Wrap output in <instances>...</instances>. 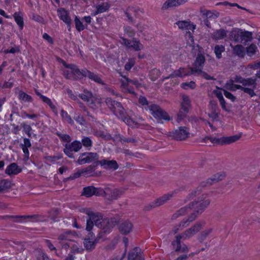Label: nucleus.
Returning <instances> with one entry per match:
<instances>
[{"label": "nucleus", "instance_id": "obj_39", "mask_svg": "<svg viewBox=\"0 0 260 260\" xmlns=\"http://www.w3.org/2000/svg\"><path fill=\"white\" fill-rule=\"evenodd\" d=\"M80 98L88 103H92L93 95L91 91L86 89H84L83 92L79 94Z\"/></svg>", "mask_w": 260, "mask_h": 260}, {"label": "nucleus", "instance_id": "obj_18", "mask_svg": "<svg viewBox=\"0 0 260 260\" xmlns=\"http://www.w3.org/2000/svg\"><path fill=\"white\" fill-rule=\"evenodd\" d=\"M197 218V215L195 213H192L190 216L186 219H183L178 225L175 226L170 234L173 233L176 234L180 230L187 226L189 223L194 220Z\"/></svg>", "mask_w": 260, "mask_h": 260}, {"label": "nucleus", "instance_id": "obj_52", "mask_svg": "<svg viewBox=\"0 0 260 260\" xmlns=\"http://www.w3.org/2000/svg\"><path fill=\"white\" fill-rule=\"evenodd\" d=\"M241 36V39H242V43L250 41L252 39V32L250 31H242Z\"/></svg>", "mask_w": 260, "mask_h": 260}, {"label": "nucleus", "instance_id": "obj_7", "mask_svg": "<svg viewBox=\"0 0 260 260\" xmlns=\"http://www.w3.org/2000/svg\"><path fill=\"white\" fill-rule=\"evenodd\" d=\"M182 101L181 104V108L178 113L177 121L179 123L189 111L190 107V101L189 97L186 95H182Z\"/></svg>", "mask_w": 260, "mask_h": 260}, {"label": "nucleus", "instance_id": "obj_38", "mask_svg": "<svg viewBox=\"0 0 260 260\" xmlns=\"http://www.w3.org/2000/svg\"><path fill=\"white\" fill-rule=\"evenodd\" d=\"M230 46L233 49V53L240 57H243L245 55V48L241 45H237L233 46L230 44Z\"/></svg>", "mask_w": 260, "mask_h": 260}, {"label": "nucleus", "instance_id": "obj_40", "mask_svg": "<svg viewBox=\"0 0 260 260\" xmlns=\"http://www.w3.org/2000/svg\"><path fill=\"white\" fill-rule=\"evenodd\" d=\"M201 12L207 19H216L219 16V13L216 11H209L205 9H201Z\"/></svg>", "mask_w": 260, "mask_h": 260}, {"label": "nucleus", "instance_id": "obj_6", "mask_svg": "<svg viewBox=\"0 0 260 260\" xmlns=\"http://www.w3.org/2000/svg\"><path fill=\"white\" fill-rule=\"evenodd\" d=\"M210 201L208 199L203 200L202 199H199L198 201L192 202L188 206H190V208L189 211L193 210V212L197 215V217L199 213L202 211L209 205Z\"/></svg>", "mask_w": 260, "mask_h": 260}, {"label": "nucleus", "instance_id": "obj_53", "mask_svg": "<svg viewBox=\"0 0 260 260\" xmlns=\"http://www.w3.org/2000/svg\"><path fill=\"white\" fill-rule=\"evenodd\" d=\"M75 23L77 30L78 31H81L84 30L85 28L84 24L77 16L75 17Z\"/></svg>", "mask_w": 260, "mask_h": 260}, {"label": "nucleus", "instance_id": "obj_17", "mask_svg": "<svg viewBox=\"0 0 260 260\" xmlns=\"http://www.w3.org/2000/svg\"><path fill=\"white\" fill-rule=\"evenodd\" d=\"M101 224V227L99 228L101 230L100 233L101 234V232L106 233L111 231V229L117 224V221L112 218H103Z\"/></svg>", "mask_w": 260, "mask_h": 260}, {"label": "nucleus", "instance_id": "obj_36", "mask_svg": "<svg viewBox=\"0 0 260 260\" xmlns=\"http://www.w3.org/2000/svg\"><path fill=\"white\" fill-rule=\"evenodd\" d=\"M119 228L122 234H126L132 231L133 224L129 221H125L120 223Z\"/></svg>", "mask_w": 260, "mask_h": 260}, {"label": "nucleus", "instance_id": "obj_48", "mask_svg": "<svg viewBox=\"0 0 260 260\" xmlns=\"http://www.w3.org/2000/svg\"><path fill=\"white\" fill-rule=\"evenodd\" d=\"M36 257L37 260H50L47 254L41 249L37 251Z\"/></svg>", "mask_w": 260, "mask_h": 260}, {"label": "nucleus", "instance_id": "obj_61", "mask_svg": "<svg viewBox=\"0 0 260 260\" xmlns=\"http://www.w3.org/2000/svg\"><path fill=\"white\" fill-rule=\"evenodd\" d=\"M57 15L60 20L65 22V8L58 9L57 10Z\"/></svg>", "mask_w": 260, "mask_h": 260}, {"label": "nucleus", "instance_id": "obj_33", "mask_svg": "<svg viewBox=\"0 0 260 260\" xmlns=\"http://www.w3.org/2000/svg\"><path fill=\"white\" fill-rule=\"evenodd\" d=\"M242 33V30L240 29H234L231 31L230 38L231 40L234 41L236 43H242V39H241Z\"/></svg>", "mask_w": 260, "mask_h": 260}, {"label": "nucleus", "instance_id": "obj_16", "mask_svg": "<svg viewBox=\"0 0 260 260\" xmlns=\"http://www.w3.org/2000/svg\"><path fill=\"white\" fill-rule=\"evenodd\" d=\"M189 135L188 128L185 126H180L172 133V137L177 141L184 140Z\"/></svg>", "mask_w": 260, "mask_h": 260}, {"label": "nucleus", "instance_id": "obj_5", "mask_svg": "<svg viewBox=\"0 0 260 260\" xmlns=\"http://www.w3.org/2000/svg\"><path fill=\"white\" fill-rule=\"evenodd\" d=\"M240 136L235 135L231 137H223L221 138H212L211 137H206L203 139V141L206 142L207 140H210L212 143L220 145L230 144L238 140Z\"/></svg>", "mask_w": 260, "mask_h": 260}, {"label": "nucleus", "instance_id": "obj_19", "mask_svg": "<svg viewBox=\"0 0 260 260\" xmlns=\"http://www.w3.org/2000/svg\"><path fill=\"white\" fill-rule=\"evenodd\" d=\"M31 146L30 140L29 138H24L23 143L20 144V147L24 153L23 161L26 162L29 159V151L28 148Z\"/></svg>", "mask_w": 260, "mask_h": 260}, {"label": "nucleus", "instance_id": "obj_4", "mask_svg": "<svg viewBox=\"0 0 260 260\" xmlns=\"http://www.w3.org/2000/svg\"><path fill=\"white\" fill-rule=\"evenodd\" d=\"M47 219V217L42 214L17 215V223H25L27 222H44Z\"/></svg>", "mask_w": 260, "mask_h": 260}, {"label": "nucleus", "instance_id": "obj_45", "mask_svg": "<svg viewBox=\"0 0 260 260\" xmlns=\"http://www.w3.org/2000/svg\"><path fill=\"white\" fill-rule=\"evenodd\" d=\"M18 98L19 100L22 101L24 102H31L33 100L32 98L30 95L27 94L22 90H20Z\"/></svg>", "mask_w": 260, "mask_h": 260}, {"label": "nucleus", "instance_id": "obj_14", "mask_svg": "<svg viewBox=\"0 0 260 260\" xmlns=\"http://www.w3.org/2000/svg\"><path fill=\"white\" fill-rule=\"evenodd\" d=\"M83 70L80 71L77 67L74 64H66V78L70 79H77L82 76Z\"/></svg>", "mask_w": 260, "mask_h": 260}, {"label": "nucleus", "instance_id": "obj_28", "mask_svg": "<svg viewBox=\"0 0 260 260\" xmlns=\"http://www.w3.org/2000/svg\"><path fill=\"white\" fill-rule=\"evenodd\" d=\"M23 13L20 11L16 12L13 14V17L17 24L19 31H21L24 27Z\"/></svg>", "mask_w": 260, "mask_h": 260}, {"label": "nucleus", "instance_id": "obj_21", "mask_svg": "<svg viewBox=\"0 0 260 260\" xmlns=\"http://www.w3.org/2000/svg\"><path fill=\"white\" fill-rule=\"evenodd\" d=\"M82 148V144L80 142L74 141L68 146L66 144V155L69 157L74 158L72 151L77 152Z\"/></svg>", "mask_w": 260, "mask_h": 260}, {"label": "nucleus", "instance_id": "obj_12", "mask_svg": "<svg viewBox=\"0 0 260 260\" xmlns=\"http://www.w3.org/2000/svg\"><path fill=\"white\" fill-rule=\"evenodd\" d=\"M99 157V155L97 153L84 152L80 154V156L76 162L78 164L81 165L98 160Z\"/></svg>", "mask_w": 260, "mask_h": 260}, {"label": "nucleus", "instance_id": "obj_32", "mask_svg": "<svg viewBox=\"0 0 260 260\" xmlns=\"http://www.w3.org/2000/svg\"><path fill=\"white\" fill-rule=\"evenodd\" d=\"M176 23L178 27L181 29L191 30L192 31H193L196 28V25L191 23L190 21H178Z\"/></svg>", "mask_w": 260, "mask_h": 260}, {"label": "nucleus", "instance_id": "obj_2", "mask_svg": "<svg viewBox=\"0 0 260 260\" xmlns=\"http://www.w3.org/2000/svg\"><path fill=\"white\" fill-rule=\"evenodd\" d=\"M86 214L87 215L88 218L86 220V230L90 232L93 227V223L98 228L101 227V221L103 218L102 215L99 212H94L90 210H86Z\"/></svg>", "mask_w": 260, "mask_h": 260}, {"label": "nucleus", "instance_id": "obj_50", "mask_svg": "<svg viewBox=\"0 0 260 260\" xmlns=\"http://www.w3.org/2000/svg\"><path fill=\"white\" fill-rule=\"evenodd\" d=\"M177 0H167L163 5L162 9L167 10L169 8L178 6Z\"/></svg>", "mask_w": 260, "mask_h": 260}, {"label": "nucleus", "instance_id": "obj_27", "mask_svg": "<svg viewBox=\"0 0 260 260\" xmlns=\"http://www.w3.org/2000/svg\"><path fill=\"white\" fill-rule=\"evenodd\" d=\"M96 163L100 164L102 166H104L106 169H112L115 170L118 169V165L116 160H108L107 159H102L101 160H98Z\"/></svg>", "mask_w": 260, "mask_h": 260}, {"label": "nucleus", "instance_id": "obj_29", "mask_svg": "<svg viewBox=\"0 0 260 260\" xmlns=\"http://www.w3.org/2000/svg\"><path fill=\"white\" fill-rule=\"evenodd\" d=\"M82 76L84 77H87L91 80L95 82L102 85H105V83L103 81L98 74H94L88 70H83Z\"/></svg>", "mask_w": 260, "mask_h": 260}, {"label": "nucleus", "instance_id": "obj_22", "mask_svg": "<svg viewBox=\"0 0 260 260\" xmlns=\"http://www.w3.org/2000/svg\"><path fill=\"white\" fill-rule=\"evenodd\" d=\"M225 175L222 173H217L213 175L210 178L207 179L206 181H203L201 183L202 186H207L211 185L214 183L218 182L219 181L224 179Z\"/></svg>", "mask_w": 260, "mask_h": 260}, {"label": "nucleus", "instance_id": "obj_51", "mask_svg": "<svg viewBox=\"0 0 260 260\" xmlns=\"http://www.w3.org/2000/svg\"><path fill=\"white\" fill-rule=\"evenodd\" d=\"M225 51L224 46L223 45H216L214 47V52L217 58H221V53Z\"/></svg>", "mask_w": 260, "mask_h": 260}, {"label": "nucleus", "instance_id": "obj_63", "mask_svg": "<svg viewBox=\"0 0 260 260\" xmlns=\"http://www.w3.org/2000/svg\"><path fill=\"white\" fill-rule=\"evenodd\" d=\"M44 242L50 251L56 250V247L54 246V245L52 243L51 241L50 240L45 239L44 240Z\"/></svg>", "mask_w": 260, "mask_h": 260}, {"label": "nucleus", "instance_id": "obj_47", "mask_svg": "<svg viewBox=\"0 0 260 260\" xmlns=\"http://www.w3.org/2000/svg\"><path fill=\"white\" fill-rule=\"evenodd\" d=\"M235 82L234 80H230L229 82H226L225 85V87L231 91H234L237 89H240L242 88V86L240 85H237L234 84V82Z\"/></svg>", "mask_w": 260, "mask_h": 260}, {"label": "nucleus", "instance_id": "obj_49", "mask_svg": "<svg viewBox=\"0 0 260 260\" xmlns=\"http://www.w3.org/2000/svg\"><path fill=\"white\" fill-rule=\"evenodd\" d=\"M212 231L213 229L212 228H209L202 231L199 236V240L200 242H203L212 232Z\"/></svg>", "mask_w": 260, "mask_h": 260}, {"label": "nucleus", "instance_id": "obj_11", "mask_svg": "<svg viewBox=\"0 0 260 260\" xmlns=\"http://www.w3.org/2000/svg\"><path fill=\"white\" fill-rule=\"evenodd\" d=\"M120 42L125 45L128 49H132L136 51H138L143 49V45L136 38L132 40H127L126 38H120Z\"/></svg>", "mask_w": 260, "mask_h": 260}, {"label": "nucleus", "instance_id": "obj_23", "mask_svg": "<svg viewBox=\"0 0 260 260\" xmlns=\"http://www.w3.org/2000/svg\"><path fill=\"white\" fill-rule=\"evenodd\" d=\"M101 188H96L92 186L84 187L82 195L86 197H90L93 195L101 196Z\"/></svg>", "mask_w": 260, "mask_h": 260}, {"label": "nucleus", "instance_id": "obj_64", "mask_svg": "<svg viewBox=\"0 0 260 260\" xmlns=\"http://www.w3.org/2000/svg\"><path fill=\"white\" fill-rule=\"evenodd\" d=\"M219 115V111H211V112L208 114V116L211 118L213 120H218Z\"/></svg>", "mask_w": 260, "mask_h": 260}, {"label": "nucleus", "instance_id": "obj_55", "mask_svg": "<svg viewBox=\"0 0 260 260\" xmlns=\"http://www.w3.org/2000/svg\"><path fill=\"white\" fill-rule=\"evenodd\" d=\"M109 8L110 5L107 3H104L96 6V9H98V12L100 13L107 11Z\"/></svg>", "mask_w": 260, "mask_h": 260}, {"label": "nucleus", "instance_id": "obj_35", "mask_svg": "<svg viewBox=\"0 0 260 260\" xmlns=\"http://www.w3.org/2000/svg\"><path fill=\"white\" fill-rule=\"evenodd\" d=\"M12 182L9 179H0V193L8 192L12 187Z\"/></svg>", "mask_w": 260, "mask_h": 260}, {"label": "nucleus", "instance_id": "obj_56", "mask_svg": "<svg viewBox=\"0 0 260 260\" xmlns=\"http://www.w3.org/2000/svg\"><path fill=\"white\" fill-rule=\"evenodd\" d=\"M81 143L83 146L88 148L91 147L92 145V141L89 137H83Z\"/></svg>", "mask_w": 260, "mask_h": 260}, {"label": "nucleus", "instance_id": "obj_13", "mask_svg": "<svg viewBox=\"0 0 260 260\" xmlns=\"http://www.w3.org/2000/svg\"><path fill=\"white\" fill-rule=\"evenodd\" d=\"M148 109L151 114L155 117L165 120H170L168 113L160 108L158 105L151 104L148 106Z\"/></svg>", "mask_w": 260, "mask_h": 260}, {"label": "nucleus", "instance_id": "obj_24", "mask_svg": "<svg viewBox=\"0 0 260 260\" xmlns=\"http://www.w3.org/2000/svg\"><path fill=\"white\" fill-rule=\"evenodd\" d=\"M35 92L36 94L39 96L40 99L42 100V101L46 104L51 109L52 112L55 114L57 115L58 113V111L56 107L53 104L52 101L49 98L43 95L41 92L39 91L37 89L35 90Z\"/></svg>", "mask_w": 260, "mask_h": 260}, {"label": "nucleus", "instance_id": "obj_3", "mask_svg": "<svg viewBox=\"0 0 260 260\" xmlns=\"http://www.w3.org/2000/svg\"><path fill=\"white\" fill-rule=\"evenodd\" d=\"M124 190L114 187H107L104 189L101 188V196L106 199L112 201L118 199L123 193Z\"/></svg>", "mask_w": 260, "mask_h": 260}, {"label": "nucleus", "instance_id": "obj_26", "mask_svg": "<svg viewBox=\"0 0 260 260\" xmlns=\"http://www.w3.org/2000/svg\"><path fill=\"white\" fill-rule=\"evenodd\" d=\"M22 171V168L15 162H12L8 165L6 170L5 173L9 176L16 175Z\"/></svg>", "mask_w": 260, "mask_h": 260}, {"label": "nucleus", "instance_id": "obj_37", "mask_svg": "<svg viewBox=\"0 0 260 260\" xmlns=\"http://www.w3.org/2000/svg\"><path fill=\"white\" fill-rule=\"evenodd\" d=\"M205 61V58L204 56L202 53H199L198 54L196 59L193 63V67L192 68L194 69H201L202 68L204 65V63Z\"/></svg>", "mask_w": 260, "mask_h": 260}, {"label": "nucleus", "instance_id": "obj_8", "mask_svg": "<svg viewBox=\"0 0 260 260\" xmlns=\"http://www.w3.org/2000/svg\"><path fill=\"white\" fill-rule=\"evenodd\" d=\"M203 225V223H202L201 222H197L193 226L186 230L181 234L177 235L178 240H179V239L185 240L186 239L190 238L194 235L196 233H197L200 230H201Z\"/></svg>", "mask_w": 260, "mask_h": 260}, {"label": "nucleus", "instance_id": "obj_9", "mask_svg": "<svg viewBox=\"0 0 260 260\" xmlns=\"http://www.w3.org/2000/svg\"><path fill=\"white\" fill-rule=\"evenodd\" d=\"M203 225V223H202L201 222H197L193 226L186 230L181 234L177 235L178 240H179V239L185 240L186 239L190 238L194 235L196 233H197L200 230H201Z\"/></svg>", "mask_w": 260, "mask_h": 260}, {"label": "nucleus", "instance_id": "obj_54", "mask_svg": "<svg viewBox=\"0 0 260 260\" xmlns=\"http://www.w3.org/2000/svg\"><path fill=\"white\" fill-rule=\"evenodd\" d=\"M21 125L23 128V132L26 134L28 138H30L32 131L31 126L24 123H22Z\"/></svg>", "mask_w": 260, "mask_h": 260}, {"label": "nucleus", "instance_id": "obj_57", "mask_svg": "<svg viewBox=\"0 0 260 260\" xmlns=\"http://www.w3.org/2000/svg\"><path fill=\"white\" fill-rule=\"evenodd\" d=\"M3 52L6 54L9 53L15 54L16 53H19L20 52V47L19 46H15L11 49H6L4 50Z\"/></svg>", "mask_w": 260, "mask_h": 260}, {"label": "nucleus", "instance_id": "obj_31", "mask_svg": "<svg viewBox=\"0 0 260 260\" xmlns=\"http://www.w3.org/2000/svg\"><path fill=\"white\" fill-rule=\"evenodd\" d=\"M190 71H188L187 69L184 68H180L177 70H175L172 74H171L170 76V77H183L185 76H189L192 74H194V73H191V68H190Z\"/></svg>", "mask_w": 260, "mask_h": 260}, {"label": "nucleus", "instance_id": "obj_20", "mask_svg": "<svg viewBox=\"0 0 260 260\" xmlns=\"http://www.w3.org/2000/svg\"><path fill=\"white\" fill-rule=\"evenodd\" d=\"M235 82L241 83L243 87H251L255 88L256 86V79L252 78H248L247 79L243 78L241 76H236L235 78Z\"/></svg>", "mask_w": 260, "mask_h": 260}, {"label": "nucleus", "instance_id": "obj_46", "mask_svg": "<svg viewBox=\"0 0 260 260\" xmlns=\"http://www.w3.org/2000/svg\"><path fill=\"white\" fill-rule=\"evenodd\" d=\"M48 213V217L52 221V222H58L59 221L58 209H53L51 211H50Z\"/></svg>", "mask_w": 260, "mask_h": 260}, {"label": "nucleus", "instance_id": "obj_1", "mask_svg": "<svg viewBox=\"0 0 260 260\" xmlns=\"http://www.w3.org/2000/svg\"><path fill=\"white\" fill-rule=\"evenodd\" d=\"M107 107L118 118L129 125H133L134 121L127 115L121 103L118 102L111 98H107L105 100Z\"/></svg>", "mask_w": 260, "mask_h": 260}, {"label": "nucleus", "instance_id": "obj_10", "mask_svg": "<svg viewBox=\"0 0 260 260\" xmlns=\"http://www.w3.org/2000/svg\"><path fill=\"white\" fill-rule=\"evenodd\" d=\"M95 165H91L88 166L86 168L78 171L77 173L74 174L73 176H70L68 178H66V180L74 179L75 178H78L81 176H83L85 177L95 176Z\"/></svg>", "mask_w": 260, "mask_h": 260}, {"label": "nucleus", "instance_id": "obj_41", "mask_svg": "<svg viewBox=\"0 0 260 260\" xmlns=\"http://www.w3.org/2000/svg\"><path fill=\"white\" fill-rule=\"evenodd\" d=\"M227 31L224 29L216 30L212 34V37L216 40H221L226 36Z\"/></svg>", "mask_w": 260, "mask_h": 260}, {"label": "nucleus", "instance_id": "obj_43", "mask_svg": "<svg viewBox=\"0 0 260 260\" xmlns=\"http://www.w3.org/2000/svg\"><path fill=\"white\" fill-rule=\"evenodd\" d=\"M190 208V206H185L181 208L173 215L172 219H176L178 217L184 215L185 214L189 212V209Z\"/></svg>", "mask_w": 260, "mask_h": 260}, {"label": "nucleus", "instance_id": "obj_34", "mask_svg": "<svg viewBox=\"0 0 260 260\" xmlns=\"http://www.w3.org/2000/svg\"><path fill=\"white\" fill-rule=\"evenodd\" d=\"M181 240H182V239H179V240H178L177 236H176V240L173 241L172 242V245H173L174 249L176 251L182 252H187L188 251L187 246L185 245L181 246L180 243Z\"/></svg>", "mask_w": 260, "mask_h": 260}, {"label": "nucleus", "instance_id": "obj_59", "mask_svg": "<svg viewBox=\"0 0 260 260\" xmlns=\"http://www.w3.org/2000/svg\"><path fill=\"white\" fill-rule=\"evenodd\" d=\"M254 89L252 87L249 88V87H243L242 86V88H240L242 90H243L245 93H246L248 94L249 95H250L251 97L255 95Z\"/></svg>", "mask_w": 260, "mask_h": 260}, {"label": "nucleus", "instance_id": "obj_42", "mask_svg": "<svg viewBox=\"0 0 260 260\" xmlns=\"http://www.w3.org/2000/svg\"><path fill=\"white\" fill-rule=\"evenodd\" d=\"M191 73H194V75H197L202 76L206 80H215L213 77H211L207 73L202 71L201 69H194L191 68Z\"/></svg>", "mask_w": 260, "mask_h": 260}, {"label": "nucleus", "instance_id": "obj_60", "mask_svg": "<svg viewBox=\"0 0 260 260\" xmlns=\"http://www.w3.org/2000/svg\"><path fill=\"white\" fill-rule=\"evenodd\" d=\"M256 49L257 47L255 45L253 44H251L247 48V54L250 56L253 55L255 53Z\"/></svg>", "mask_w": 260, "mask_h": 260}, {"label": "nucleus", "instance_id": "obj_62", "mask_svg": "<svg viewBox=\"0 0 260 260\" xmlns=\"http://www.w3.org/2000/svg\"><path fill=\"white\" fill-rule=\"evenodd\" d=\"M250 66H251V68H252L254 70H258V71L257 72V73L256 74V76L257 77L260 78V61L255 62L254 64H251Z\"/></svg>", "mask_w": 260, "mask_h": 260}, {"label": "nucleus", "instance_id": "obj_44", "mask_svg": "<svg viewBox=\"0 0 260 260\" xmlns=\"http://www.w3.org/2000/svg\"><path fill=\"white\" fill-rule=\"evenodd\" d=\"M140 10L138 8L129 7L125 12V14L128 20L131 21H133L132 15L136 14Z\"/></svg>", "mask_w": 260, "mask_h": 260}, {"label": "nucleus", "instance_id": "obj_15", "mask_svg": "<svg viewBox=\"0 0 260 260\" xmlns=\"http://www.w3.org/2000/svg\"><path fill=\"white\" fill-rule=\"evenodd\" d=\"M93 236V233L90 231L87 235V238H85L84 240V246L87 251H92L95 248V244L98 242L99 240L102 237V235L99 233L98 237L94 241H92L90 239Z\"/></svg>", "mask_w": 260, "mask_h": 260}, {"label": "nucleus", "instance_id": "obj_25", "mask_svg": "<svg viewBox=\"0 0 260 260\" xmlns=\"http://www.w3.org/2000/svg\"><path fill=\"white\" fill-rule=\"evenodd\" d=\"M128 260H144V255L139 247H135L129 251Z\"/></svg>", "mask_w": 260, "mask_h": 260}, {"label": "nucleus", "instance_id": "obj_30", "mask_svg": "<svg viewBox=\"0 0 260 260\" xmlns=\"http://www.w3.org/2000/svg\"><path fill=\"white\" fill-rule=\"evenodd\" d=\"M176 192V191H173L170 192L167 194H164L162 197L157 199L155 201V206H160L163 204H164L165 203H166L168 200H170L173 196H174V193Z\"/></svg>", "mask_w": 260, "mask_h": 260}, {"label": "nucleus", "instance_id": "obj_58", "mask_svg": "<svg viewBox=\"0 0 260 260\" xmlns=\"http://www.w3.org/2000/svg\"><path fill=\"white\" fill-rule=\"evenodd\" d=\"M203 49L200 47L198 45H193L191 48L192 53L196 55H198L199 53H202Z\"/></svg>", "mask_w": 260, "mask_h": 260}]
</instances>
